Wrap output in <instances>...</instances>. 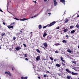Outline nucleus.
Returning a JSON list of instances; mask_svg holds the SVG:
<instances>
[{"instance_id":"43","label":"nucleus","mask_w":79,"mask_h":79,"mask_svg":"<svg viewBox=\"0 0 79 79\" xmlns=\"http://www.w3.org/2000/svg\"><path fill=\"white\" fill-rule=\"evenodd\" d=\"M38 78L39 79H40V77H38Z\"/></svg>"},{"instance_id":"55","label":"nucleus","mask_w":79,"mask_h":79,"mask_svg":"<svg viewBox=\"0 0 79 79\" xmlns=\"http://www.w3.org/2000/svg\"><path fill=\"white\" fill-rule=\"evenodd\" d=\"M30 34H32V32H31L30 33Z\"/></svg>"},{"instance_id":"23","label":"nucleus","mask_w":79,"mask_h":79,"mask_svg":"<svg viewBox=\"0 0 79 79\" xmlns=\"http://www.w3.org/2000/svg\"><path fill=\"white\" fill-rule=\"evenodd\" d=\"M76 27H77V28H79V24H77L76 25Z\"/></svg>"},{"instance_id":"21","label":"nucleus","mask_w":79,"mask_h":79,"mask_svg":"<svg viewBox=\"0 0 79 79\" xmlns=\"http://www.w3.org/2000/svg\"><path fill=\"white\" fill-rule=\"evenodd\" d=\"M62 42L63 43H66L67 42V41L66 40H63L62 41Z\"/></svg>"},{"instance_id":"36","label":"nucleus","mask_w":79,"mask_h":79,"mask_svg":"<svg viewBox=\"0 0 79 79\" xmlns=\"http://www.w3.org/2000/svg\"><path fill=\"white\" fill-rule=\"evenodd\" d=\"M62 64H63V66H65V64H64V63H62Z\"/></svg>"},{"instance_id":"33","label":"nucleus","mask_w":79,"mask_h":79,"mask_svg":"<svg viewBox=\"0 0 79 79\" xmlns=\"http://www.w3.org/2000/svg\"><path fill=\"white\" fill-rule=\"evenodd\" d=\"M15 19H16V20H19V19H17V18H14Z\"/></svg>"},{"instance_id":"47","label":"nucleus","mask_w":79,"mask_h":79,"mask_svg":"<svg viewBox=\"0 0 79 79\" xmlns=\"http://www.w3.org/2000/svg\"><path fill=\"white\" fill-rule=\"evenodd\" d=\"M46 58H48V56H47Z\"/></svg>"},{"instance_id":"37","label":"nucleus","mask_w":79,"mask_h":79,"mask_svg":"<svg viewBox=\"0 0 79 79\" xmlns=\"http://www.w3.org/2000/svg\"><path fill=\"white\" fill-rule=\"evenodd\" d=\"M55 53H58V52L56 51H55Z\"/></svg>"},{"instance_id":"18","label":"nucleus","mask_w":79,"mask_h":79,"mask_svg":"<svg viewBox=\"0 0 79 79\" xmlns=\"http://www.w3.org/2000/svg\"><path fill=\"white\" fill-rule=\"evenodd\" d=\"M47 35V33H45L43 35V37H45Z\"/></svg>"},{"instance_id":"1","label":"nucleus","mask_w":79,"mask_h":79,"mask_svg":"<svg viewBox=\"0 0 79 79\" xmlns=\"http://www.w3.org/2000/svg\"><path fill=\"white\" fill-rule=\"evenodd\" d=\"M56 23V21L52 22V23H51L49 24H48L46 26L43 27V29H45V28H46V27H47V26H48V27H50V26H53V25H54V24H55Z\"/></svg>"},{"instance_id":"58","label":"nucleus","mask_w":79,"mask_h":79,"mask_svg":"<svg viewBox=\"0 0 79 79\" xmlns=\"http://www.w3.org/2000/svg\"><path fill=\"white\" fill-rule=\"evenodd\" d=\"M31 18H33V17H31Z\"/></svg>"},{"instance_id":"52","label":"nucleus","mask_w":79,"mask_h":79,"mask_svg":"<svg viewBox=\"0 0 79 79\" xmlns=\"http://www.w3.org/2000/svg\"><path fill=\"white\" fill-rule=\"evenodd\" d=\"M0 27H2V26L0 25Z\"/></svg>"},{"instance_id":"42","label":"nucleus","mask_w":79,"mask_h":79,"mask_svg":"<svg viewBox=\"0 0 79 79\" xmlns=\"http://www.w3.org/2000/svg\"><path fill=\"white\" fill-rule=\"evenodd\" d=\"M3 24H4V25H5V23L3 22Z\"/></svg>"},{"instance_id":"22","label":"nucleus","mask_w":79,"mask_h":79,"mask_svg":"<svg viewBox=\"0 0 79 79\" xmlns=\"http://www.w3.org/2000/svg\"><path fill=\"white\" fill-rule=\"evenodd\" d=\"M67 79H71V76H68L67 77Z\"/></svg>"},{"instance_id":"16","label":"nucleus","mask_w":79,"mask_h":79,"mask_svg":"<svg viewBox=\"0 0 79 79\" xmlns=\"http://www.w3.org/2000/svg\"><path fill=\"white\" fill-rule=\"evenodd\" d=\"M27 19H28L24 18L23 19H20V21H25V20H27Z\"/></svg>"},{"instance_id":"20","label":"nucleus","mask_w":79,"mask_h":79,"mask_svg":"<svg viewBox=\"0 0 79 79\" xmlns=\"http://www.w3.org/2000/svg\"><path fill=\"white\" fill-rule=\"evenodd\" d=\"M74 32H75V30H73L71 32V34H73V33H74Z\"/></svg>"},{"instance_id":"30","label":"nucleus","mask_w":79,"mask_h":79,"mask_svg":"<svg viewBox=\"0 0 79 79\" xmlns=\"http://www.w3.org/2000/svg\"><path fill=\"white\" fill-rule=\"evenodd\" d=\"M23 45H24V47H27L26 45L25 44H23Z\"/></svg>"},{"instance_id":"24","label":"nucleus","mask_w":79,"mask_h":79,"mask_svg":"<svg viewBox=\"0 0 79 79\" xmlns=\"http://www.w3.org/2000/svg\"><path fill=\"white\" fill-rule=\"evenodd\" d=\"M36 52H38V53H40V51L39 50V49H36Z\"/></svg>"},{"instance_id":"59","label":"nucleus","mask_w":79,"mask_h":79,"mask_svg":"<svg viewBox=\"0 0 79 79\" xmlns=\"http://www.w3.org/2000/svg\"><path fill=\"white\" fill-rule=\"evenodd\" d=\"M41 47H42V48H43V47L41 46Z\"/></svg>"},{"instance_id":"7","label":"nucleus","mask_w":79,"mask_h":79,"mask_svg":"<svg viewBox=\"0 0 79 79\" xmlns=\"http://www.w3.org/2000/svg\"><path fill=\"white\" fill-rule=\"evenodd\" d=\"M40 56H38L36 58V60L37 61H38L39 60H40Z\"/></svg>"},{"instance_id":"14","label":"nucleus","mask_w":79,"mask_h":79,"mask_svg":"<svg viewBox=\"0 0 79 79\" xmlns=\"http://www.w3.org/2000/svg\"><path fill=\"white\" fill-rule=\"evenodd\" d=\"M38 27L39 29H42V26L41 25H40L38 26Z\"/></svg>"},{"instance_id":"5","label":"nucleus","mask_w":79,"mask_h":79,"mask_svg":"<svg viewBox=\"0 0 79 79\" xmlns=\"http://www.w3.org/2000/svg\"><path fill=\"white\" fill-rule=\"evenodd\" d=\"M7 27L8 28V29H11V28H12V29H13V26L8 25L7 26Z\"/></svg>"},{"instance_id":"12","label":"nucleus","mask_w":79,"mask_h":79,"mask_svg":"<svg viewBox=\"0 0 79 79\" xmlns=\"http://www.w3.org/2000/svg\"><path fill=\"white\" fill-rule=\"evenodd\" d=\"M63 57H60V59L61 60V61H63V62H64L65 61V60H63Z\"/></svg>"},{"instance_id":"31","label":"nucleus","mask_w":79,"mask_h":79,"mask_svg":"<svg viewBox=\"0 0 79 79\" xmlns=\"http://www.w3.org/2000/svg\"><path fill=\"white\" fill-rule=\"evenodd\" d=\"M24 57H27V54H24Z\"/></svg>"},{"instance_id":"63","label":"nucleus","mask_w":79,"mask_h":79,"mask_svg":"<svg viewBox=\"0 0 79 79\" xmlns=\"http://www.w3.org/2000/svg\"><path fill=\"white\" fill-rule=\"evenodd\" d=\"M10 13V14H11V13Z\"/></svg>"},{"instance_id":"45","label":"nucleus","mask_w":79,"mask_h":79,"mask_svg":"<svg viewBox=\"0 0 79 79\" xmlns=\"http://www.w3.org/2000/svg\"><path fill=\"white\" fill-rule=\"evenodd\" d=\"M33 2H35V3H37V2H36V1H33Z\"/></svg>"},{"instance_id":"49","label":"nucleus","mask_w":79,"mask_h":79,"mask_svg":"<svg viewBox=\"0 0 79 79\" xmlns=\"http://www.w3.org/2000/svg\"><path fill=\"white\" fill-rule=\"evenodd\" d=\"M58 75L59 76H61V75L60 74H58Z\"/></svg>"},{"instance_id":"3","label":"nucleus","mask_w":79,"mask_h":79,"mask_svg":"<svg viewBox=\"0 0 79 79\" xmlns=\"http://www.w3.org/2000/svg\"><path fill=\"white\" fill-rule=\"evenodd\" d=\"M23 29H21L20 30V32H18L17 34L18 35H20V34L23 33Z\"/></svg>"},{"instance_id":"2","label":"nucleus","mask_w":79,"mask_h":79,"mask_svg":"<svg viewBox=\"0 0 79 79\" xmlns=\"http://www.w3.org/2000/svg\"><path fill=\"white\" fill-rule=\"evenodd\" d=\"M66 71L67 73H69L70 74L71 73L72 75H77V73H74L73 72L71 73V72L69 70H68V69H66Z\"/></svg>"},{"instance_id":"19","label":"nucleus","mask_w":79,"mask_h":79,"mask_svg":"<svg viewBox=\"0 0 79 79\" xmlns=\"http://www.w3.org/2000/svg\"><path fill=\"white\" fill-rule=\"evenodd\" d=\"M67 52L69 53H71V52H72L69 49L68 50H67Z\"/></svg>"},{"instance_id":"54","label":"nucleus","mask_w":79,"mask_h":79,"mask_svg":"<svg viewBox=\"0 0 79 79\" xmlns=\"http://www.w3.org/2000/svg\"><path fill=\"white\" fill-rule=\"evenodd\" d=\"M43 48H44V49H45V48H44V47H43Z\"/></svg>"},{"instance_id":"32","label":"nucleus","mask_w":79,"mask_h":79,"mask_svg":"<svg viewBox=\"0 0 79 79\" xmlns=\"http://www.w3.org/2000/svg\"><path fill=\"white\" fill-rule=\"evenodd\" d=\"M50 59L51 60H53V58H52V57H50Z\"/></svg>"},{"instance_id":"4","label":"nucleus","mask_w":79,"mask_h":79,"mask_svg":"<svg viewBox=\"0 0 79 79\" xmlns=\"http://www.w3.org/2000/svg\"><path fill=\"white\" fill-rule=\"evenodd\" d=\"M21 49V48H20L19 46L17 47L16 48H15V50H17V51H18V50H19Z\"/></svg>"},{"instance_id":"40","label":"nucleus","mask_w":79,"mask_h":79,"mask_svg":"<svg viewBox=\"0 0 79 79\" xmlns=\"http://www.w3.org/2000/svg\"><path fill=\"white\" fill-rule=\"evenodd\" d=\"M66 37H67V38H69V36H68V35H67L66 36Z\"/></svg>"},{"instance_id":"44","label":"nucleus","mask_w":79,"mask_h":79,"mask_svg":"<svg viewBox=\"0 0 79 79\" xmlns=\"http://www.w3.org/2000/svg\"><path fill=\"white\" fill-rule=\"evenodd\" d=\"M56 59H54V61H56Z\"/></svg>"},{"instance_id":"35","label":"nucleus","mask_w":79,"mask_h":79,"mask_svg":"<svg viewBox=\"0 0 79 79\" xmlns=\"http://www.w3.org/2000/svg\"><path fill=\"white\" fill-rule=\"evenodd\" d=\"M46 76H47V74L44 75V77H46Z\"/></svg>"},{"instance_id":"50","label":"nucleus","mask_w":79,"mask_h":79,"mask_svg":"<svg viewBox=\"0 0 79 79\" xmlns=\"http://www.w3.org/2000/svg\"><path fill=\"white\" fill-rule=\"evenodd\" d=\"M47 0H44V2H46Z\"/></svg>"},{"instance_id":"41","label":"nucleus","mask_w":79,"mask_h":79,"mask_svg":"<svg viewBox=\"0 0 79 79\" xmlns=\"http://www.w3.org/2000/svg\"><path fill=\"white\" fill-rule=\"evenodd\" d=\"M47 73H48L49 74H50V72L48 71H47Z\"/></svg>"},{"instance_id":"9","label":"nucleus","mask_w":79,"mask_h":79,"mask_svg":"<svg viewBox=\"0 0 79 79\" xmlns=\"http://www.w3.org/2000/svg\"><path fill=\"white\" fill-rule=\"evenodd\" d=\"M54 6H56L57 5V2H56V0H54Z\"/></svg>"},{"instance_id":"62","label":"nucleus","mask_w":79,"mask_h":79,"mask_svg":"<svg viewBox=\"0 0 79 79\" xmlns=\"http://www.w3.org/2000/svg\"><path fill=\"white\" fill-rule=\"evenodd\" d=\"M20 38H21V37H20Z\"/></svg>"},{"instance_id":"34","label":"nucleus","mask_w":79,"mask_h":79,"mask_svg":"<svg viewBox=\"0 0 79 79\" xmlns=\"http://www.w3.org/2000/svg\"><path fill=\"white\" fill-rule=\"evenodd\" d=\"M13 40H16V37H13Z\"/></svg>"},{"instance_id":"56","label":"nucleus","mask_w":79,"mask_h":79,"mask_svg":"<svg viewBox=\"0 0 79 79\" xmlns=\"http://www.w3.org/2000/svg\"><path fill=\"white\" fill-rule=\"evenodd\" d=\"M12 71H13L14 70V69H12Z\"/></svg>"},{"instance_id":"8","label":"nucleus","mask_w":79,"mask_h":79,"mask_svg":"<svg viewBox=\"0 0 79 79\" xmlns=\"http://www.w3.org/2000/svg\"><path fill=\"white\" fill-rule=\"evenodd\" d=\"M43 45L45 47H47L48 46V44L47 43H44L43 44Z\"/></svg>"},{"instance_id":"51","label":"nucleus","mask_w":79,"mask_h":79,"mask_svg":"<svg viewBox=\"0 0 79 79\" xmlns=\"http://www.w3.org/2000/svg\"><path fill=\"white\" fill-rule=\"evenodd\" d=\"M48 68H49V69H50V67H48Z\"/></svg>"},{"instance_id":"29","label":"nucleus","mask_w":79,"mask_h":79,"mask_svg":"<svg viewBox=\"0 0 79 79\" xmlns=\"http://www.w3.org/2000/svg\"><path fill=\"white\" fill-rule=\"evenodd\" d=\"M15 24V22H13L12 23H11V25H13V24Z\"/></svg>"},{"instance_id":"6","label":"nucleus","mask_w":79,"mask_h":79,"mask_svg":"<svg viewBox=\"0 0 79 79\" xmlns=\"http://www.w3.org/2000/svg\"><path fill=\"white\" fill-rule=\"evenodd\" d=\"M5 74H8L9 76H11V73L10 72H5Z\"/></svg>"},{"instance_id":"28","label":"nucleus","mask_w":79,"mask_h":79,"mask_svg":"<svg viewBox=\"0 0 79 79\" xmlns=\"http://www.w3.org/2000/svg\"><path fill=\"white\" fill-rule=\"evenodd\" d=\"M4 35H5V33H2L1 34V35L2 36H3Z\"/></svg>"},{"instance_id":"60","label":"nucleus","mask_w":79,"mask_h":79,"mask_svg":"<svg viewBox=\"0 0 79 79\" xmlns=\"http://www.w3.org/2000/svg\"><path fill=\"white\" fill-rule=\"evenodd\" d=\"M43 60H45V59H44Z\"/></svg>"},{"instance_id":"11","label":"nucleus","mask_w":79,"mask_h":79,"mask_svg":"<svg viewBox=\"0 0 79 79\" xmlns=\"http://www.w3.org/2000/svg\"><path fill=\"white\" fill-rule=\"evenodd\" d=\"M65 22L64 23H67L68 21H69V19H68V18L66 19L65 20Z\"/></svg>"},{"instance_id":"25","label":"nucleus","mask_w":79,"mask_h":79,"mask_svg":"<svg viewBox=\"0 0 79 79\" xmlns=\"http://www.w3.org/2000/svg\"><path fill=\"white\" fill-rule=\"evenodd\" d=\"M70 27L71 29H73V27H74V26H70Z\"/></svg>"},{"instance_id":"46","label":"nucleus","mask_w":79,"mask_h":79,"mask_svg":"<svg viewBox=\"0 0 79 79\" xmlns=\"http://www.w3.org/2000/svg\"><path fill=\"white\" fill-rule=\"evenodd\" d=\"M0 11L1 12H3V11H2V10L1 9H0Z\"/></svg>"},{"instance_id":"10","label":"nucleus","mask_w":79,"mask_h":79,"mask_svg":"<svg viewBox=\"0 0 79 79\" xmlns=\"http://www.w3.org/2000/svg\"><path fill=\"white\" fill-rule=\"evenodd\" d=\"M60 2H62L64 4V5L65 4V0H60Z\"/></svg>"},{"instance_id":"15","label":"nucleus","mask_w":79,"mask_h":79,"mask_svg":"<svg viewBox=\"0 0 79 79\" xmlns=\"http://www.w3.org/2000/svg\"><path fill=\"white\" fill-rule=\"evenodd\" d=\"M68 31V30L67 28L64 29L63 30V31L64 32H67V31Z\"/></svg>"},{"instance_id":"64","label":"nucleus","mask_w":79,"mask_h":79,"mask_svg":"<svg viewBox=\"0 0 79 79\" xmlns=\"http://www.w3.org/2000/svg\"><path fill=\"white\" fill-rule=\"evenodd\" d=\"M66 11V10H65V12Z\"/></svg>"},{"instance_id":"27","label":"nucleus","mask_w":79,"mask_h":79,"mask_svg":"<svg viewBox=\"0 0 79 79\" xmlns=\"http://www.w3.org/2000/svg\"><path fill=\"white\" fill-rule=\"evenodd\" d=\"M55 45H56V46H58V45H59V44L57 43L55 44Z\"/></svg>"},{"instance_id":"26","label":"nucleus","mask_w":79,"mask_h":79,"mask_svg":"<svg viewBox=\"0 0 79 79\" xmlns=\"http://www.w3.org/2000/svg\"><path fill=\"white\" fill-rule=\"evenodd\" d=\"M72 63H74V64H76V61H73Z\"/></svg>"},{"instance_id":"13","label":"nucleus","mask_w":79,"mask_h":79,"mask_svg":"<svg viewBox=\"0 0 79 79\" xmlns=\"http://www.w3.org/2000/svg\"><path fill=\"white\" fill-rule=\"evenodd\" d=\"M21 79H27V77H21Z\"/></svg>"},{"instance_id":"17","label":"nucleus","mask_w":79,"mask_h":79,"mask_svg":"<svg viewBox=\"0 0 79 79\" xmlns=\"http://www.w3.org/2000/svg\"><path fill=\"white\" fill-rule=\"evenodd\" d=\"M56 66L57 67H60L61 66V65L58 64H56Z\"/></svg>"},{"instance_id":"48","label":"nucleus","mask_w":79,"mask_h":79,"mask_svg":"<svg viewBox=\"0 0 79 79\" xmlns=\"http://www.w3.org/2000/svg\"><path fill=\"white\" fill-rule=\"evenodd\" d=\"M48 15H50V14H51V13H48Z\"/></svg>"},{"instance_id":"39","label":"nucleus","mask_w":79,"mask_h":79,"mask_svg":"<svg viewBox=\"0 0 79 79\" xmlns=\"http://www.w3.org/2000/svg\"><path fill=\"white\" fill-rule=\"evenodd\" d=\"M57 29H60V27H56Z\"/></svg>"},{"instance_id":"57","label":"nucleus","mask_w":79,"mask_h":79,"mask_svg":"<svg viewBox=\"0 0 79 79\" xmlns=\"http://www.w3.org/2000/svg\"><path fill=\"white\" fill-rule=\"evenodd\" d=\"M0 49H1V47H0Z\"/></svg>"},{"instance_id":"53","label":"nucleus","mask_w":79,"mask_h":79,"mask_svg":"<svg viewBox=\"0 0 79 79\" xmlns=\"http://www.w3.org/2000/svg\"><path fill=\"white\" fill-rule=\"evenodd\" d=\"M77 17H79V15H78V16H77Z\"/></svg>"},{"instance_id":"38","label":"nucleus","mask_w":79,"mask_h":79,"mask_svg":"<svg viewBox=\"0 0 79 79\" xmlns=\"http://www.w3.org/2000/svg\"><path fill=\"white\" fill-rule=\"evenodd\" d=\"M25 60H27V61H28L29 60L27 58H26L25 59Z\"/></svg>"},{"instance_id":"61","label":"nucleus","mask_w":79,"mask_h":79,"mask_svg":"<svg viewBox=\"0 0 79 79\" xmlns=\"http://www.w3.org/2000/svg\"><path fill=\"white\" fill-rule=\"evenodd\" d=\"M78 79H79V77L78 78Z\"/></svg>"}]
</instances>
